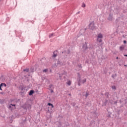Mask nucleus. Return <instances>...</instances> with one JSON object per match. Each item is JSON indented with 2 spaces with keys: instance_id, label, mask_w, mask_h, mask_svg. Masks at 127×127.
Returning <instances> with one entry per match:
<instances>
[{
  "instance_id": "nucleus-1",
  "label": "nucleus",
  "mask_w": 127,
  "mask_h": 127,
  "mask_svg": "<svg viewBox=\"0 0 127 127\" xmlns=\"http://www.w3.org/2000/svg\"><path fill=\"white\" fill-rule=\"evenodd\" d=\"M65 64L66 60L65 58L62 59V58H60L55 65L56 67H61V66L65 65Z\"/></svg>"
},
{
  "instance_id": "nucleus-2",
  "label": "nucleus",
  "mask_w": 127,
  "mask_h": 127,
  "mask_svg": "<svg viewBox=\"0 0 127 127\" xmlns=\"http://www.w3.org/2000/svg\"><path fill=\"white\" fill-rule=\"evenodd\" d=\"M77 85L78 86H81V84H85L86 82L87 81V79L86 78H84L83 80L81 79V75L78 73H77Z\"/></svg>"
},
{
  "instance_id": "nucleus-3",
  "label": "nucleus",
  "mask_w": 127,
  "mask_h": 127,
  "mask_svg": "<svg viewBox=\"0 0 127 127\" xmlns=\"http://www.w3.org/2000/svg\"><path fill=\"white\" fill-rule=\"evenodd\" d=\"M88 26L89 29H91V30H94V29L96 28V26H95V22L92 21L91 23H90Z\"/></svg>"
},
{
  "instance_id": "nucleus-4",
  "label": "nucleus",
  "mask_w": 127,
  "mask_h": 127,
  "mask_svg": "<svg viewBox=\"0 0 127 127\" xmlns=\"http://www.w3.org/2000/svg\"><path fill=\"white\" fill-rule=\"evenodd\" d=\"M20 89L21 90V94H24L25 92V87L23 86H20Z\"/></svg>"
},
{
  "instance_id": "nucleus-5",
  "label": "nucleus",
  "mask_w": 127,
  "mask_h": 127,
  "mask_svg": "<svg viewBox=\"0 0 127 127\" xmlns=\"http://www.w3.org/2000/svg\"><path fill=\"white\" fill-rule=\"evenodd\" d=\"M70 50H67V52L64 51L62 52V54H65V56H64L66 58L67 57V54H70Z\"/></svg>"
},
{
  "instance_id": "nucleus-6",
  "label": "nucleus",
  "mask_w": 127,
  "mask_h": 127,
  "mask_svg": "<svg viewBox=\"0 0 127 127\" xmlns=\"http://www.w3.org/2000/svg\"><path fill=\"white\" fill-rule=\"evenodd\" d=\"M21 125L22 126H25L27 124V122H26V118H25L24 120H22V122H21Z\"/></svg>"
},
{
  "instance_id": "nucleus-7",
  "label": "nucleus",
  "mask_w": 127,
  "mask_h": 127,
  "mask_svg": "<svg viewBox=\"0 0 127 127\" xmlns=\"http://www.w3.org/2000/svg\"><path fill=\"white\" fill-rule=\"evenodd\" d=\"M113 18H114V17H113V14H109L108 19L110 21H112L113 20Z\"/></svg>"
},
{
  "instance_id": "nucleus-8",
  "label": "nucleus",
  "mask_w": 127,
  "mask_h": 127,
  "mask_svg": "<svg viewBox=\"0 0 127 127\" xmlns=\"http://www.w3.org/2000/svg\"><path fill=\"white\" fill-rule=\"evenodd\" d=\"M83 50L85 51V50L88 49V45H87V43H85L82 47Z\"/></svg>"
},
{
  "instance_id": "nucleus-9",
  "label": "nucleus",
  "mask_w": 127,
  "mask_h": 127,
  "mask_svg": "<svg viewBox=\"0 0 127 127\" xmlns=\"http://www.w3.org/2000/svg\"><path fill=\"white\" fill-rule=\"evenodd\" d=\"M27 107H28V108H29V109H31V105H30V104H28L26 106H24V107H23V109H24V110H27Z\"/></svg>"
},
{
  "instance_id": "nucleus-10",
  "label": "nucleus",
  "mask_w": 127,
  "mask_h": 127,
  "mask_svg": "<svg viewBox=\"0 0 127 127\" xmlns=\"http://www.w3.org/2000/svg\"><path fill=\"white\" fill-rule=\"evenodd\" d=\"M35 91H34V90H31L29 91V96H32L33 94H34V93H35Z\"/></svg>"
},
{
  "instance_id": "nucleus-11",
  "label": "nucleus",
  "mask_w": 127,
  "mask_h": 127,
  "mask_svg": "<svg viewBox=\"0 0 127 127\" xmlns=\"http://www.w3.org/2000/svg\"><path fill=\"white\" fill-rule=\"evenodd\" d=\"M97 38L102 39L103 38V34H102L101 33L98 34L97 36Z\"/></svg>"
},
{
  "instance_id": "nucleus-12",
  "label": "nucleus",
  "mask_w": 127,
  "mask_h": 127,
  "mask_svg": "<svg viewBox=\"0 0 127 127\" xmlns=\"http://www.w3.org/2000/svg\"><path fill=\"white\" fill-rule=\"evenodd\" d=\"M102 41H103V40H102V39L101 38H97V42H99V43L101 44V45H102V44H103L102 43Z\"/></svg>"
},
{
  "instance_id": "nucleus-13",
  "label": "nucleus",
  "mask_w": 127,
  "mask_h": 127,
  "mask_svg": "<svg viewBox=\"0 0 127 127\" xmlns=\"http://www.w3.org/2000/svg\"><path fill=\"white\" fill-rule=\"evenodd\" d=\"M57 51H54V53H53V57H57Z\"/></svg>"
},
{
  "instance_id": "nucleus-14",
  "label": "nucleus",
  "mask_w": 127,
  "mask_h": 127,
  "mask_svg": "<svg viewBox=\"0 0 127 127\" xmlns=\"http://www.w3.org/2000/svg\"><path fill=\"white\" fill-rule=\"evenodd\" d=\"M8 109H9L10 110H11V111H12V110H13L14 108H13V107H12L11 105H10L8 106Z\"/></svg>"
},
{
  "instance_id": "nucleus-15",
  "label": "nucleus",
  "mask_w": 127,
  "mask_h": 127,
  "mask_svg": "<svg viewBox=\"0 0 127 127\" xmlns=\"http://www.w3.org/2000/svg\"><path fill=\"white\" fill-rule=\"evenodd\" d=\"M3 86H4V87H6V84H5V83H1L0 84V87H2Z\"/></svg>"
},
{
  "instance_id": "nucleus-16",
  "label": "nucleus",
  "mask_w": 127,
  "mask_h": 127,
  "mask_svg": "<svg viewBox=\"0 0 127 127\" xmlns=\"http://www.w3.org/2000/svg\"><path fill=\"white\" fill-rule=\"evenodd\" d=\"M124 49H125V47L124 46H121L120 47V50L121 51H123V50H124Z\"/></svg>"
},
{
  "instance_id": "nucleus-17",
  "label": "nucleus",
  "mask_w": 127,
  "mask_h": 127,
  "mask_svg": "<svg viewBox=\"0 0 127 127\" xmlns=\"http://www.w3.org/2000/svg\"><path fill=\"white\" fill-rule=\"evenodd\" d=\"M24 72H27V73H28L29 72V68H26L23 70Z\"/></svg>"
},
{
  "instance_id": "nucleus-18",
  "label": "nucleus",
  "mask_w": 127,
  "mask_h": 127,
  "mask_svg": "<svg viewBox=\"0 0 127 127\" xmlns=\"http://www.w3.org/2000/svg\"><path fill=\"white\" fill-rule=\"evenodd\" d=\"M43 73H46L47 72H48V69L46 68L45 69H43Z\"/></svg>"
},
{
  "instance_id": "nucleus-19",
  "label": "nucleus",
  "mask_w": 127,
  "mask_h": 127,
  "mask_svg": "<svg viewBox=\"0 0 127 127\" xmlns=\"http://www.w3.org/2000/svg\"><path fill=\"white\" fill-rule=\"evenodd\" d=\"M48 106H51L52 107V108H54V106L53 105V104L50 103H49L48 104Z\"/></svg>"
},
{
  "instance_id": "nucleus-20",
  "label": "nucleus",
  "mask_w": 127,
  "mask_h": 127,
  "mask_svg": "<svg viewBox=\"0 0 127 127\" xmlns=\"http://www.w3.org/2000/svg\"><path fill=\"white\" fill-rule=\"evenodd\" d=\"M112 78H113V79H115V78H116V77H117V74H112Z\"/></svg>"
},
{
  "instance_id": "nucleus-21",
  "label": "nucleus",
  "mask_w": 127,
  "mask_h": 127,
  "mask_svg": "<svg viewBox=\"0 0 127 127\" xmlns=\"http://www.w3.org/2000/svg\"><path fill=\"white\" fill-rule=\"evenodd\" d=\"M112 89H113V90H117V87H116V86H112Z\"/></svg>"
},
{
  "instance_id": "nucleus-22",
  "label": "nucleus",
  "mask_w": 127,
  "mask_h": 127,
  "mask_svg": "<svg viewBox=\"0 0 127 127\" xmlns=\"http://www.w3.org/2000/svg\"><path fill=\"white\" fill-rule=\"evenodd\" d=\"M81 6L82 7H86V4H85V3H84V2H83Z\"/></svg>"
},
{
  "instance_id": "nucleus-23",
  "label": "nucleus",
  "mask_w": 127,
  "mask_h": 127,
  "mask_svg": "<svg viewBox=\"0 0 127 127\" xmlns=\"http://www.w3.org/2000/svg\"><path fill=\"white\" fill-rule=\"evenodd\" d=\"M107 104H108V100H105V102L104 103V106H106V105H107Z\"/></svg>"
},
{
  "instance_id": "nucleus-24",
  "label": "nucleus",
  "mask_w": 127,
  "mask_h": 127,
  "mask_svg": "<svg viewBox=\"0 0 127 127\" xmlns=\"http://www.w3.org/2000/svg\"><path fill=\"white\" fill-rule=\"evenodd\" d=\"M67 84L68 85V86H70L71 85V81H67Z\"/></svg>"
},
{
  "instance_id": "nucleus-25",
  "label": "nucleus",
  "mask_w": 127,
  "mask_h": 127,
  "mask_svg": "<svg viewBox=\"0 0 127 127\" xmlns=\"http://www.w3.org/2000/svg\"><path fill=\"white\" fill-rule=\"evenodd\" d=\"M54 35V33H52L51 35H49V38H51V37Z\"/></svg>"
},
{
  "instance_id": "nucleus-26",
  "label": "nucleus",
  "mask_w": 127,
  "mask_h": 127,
  "mask_svg": "<svg viewBox=\"0 0 127 127\" xmlns=\"http://www.w3.org/2000/svg\"><path fill=\"white\" fill-rule=\"evenodd\" d=\"M84 96L86 98H87L88 96H89V93H88V92H86V94Z\"/></svg>"
},
{
  "instance_id": "nucleus-27",
  "label": "nucleus",
  "mask_w": 127,
  "mask_h": 127,
  "mask_svg": "<svg viewBox=\"0 0 127 127\" xmlns=\"http://www.w3.org/2000/svg\"><path fill=\"white\" fill-rule=\"evenodd\" d=\"M72 106L74 107V106H76V103H72Z\"/></svg>"
},
{
  "instance_id": "nucleus-28",
  "label": "nucleus",
  "mask_w": 127,
  "mask_h": 127,
  "mask_svg": "<svg viewBox=\"0 0 127 127\" xmlns=\"http://www.w3.org/2000/svg\"><path fill=\"white\" fill-rule=\"evenodd\" d=\"M59 76L60 79H61V77H62V74H59Z\"/></svg>"
},
{
  "instance_id": "nucleus-29",
  "label": "nucleus",
  "mask_w": 127,
  "mask_h": 127,
  "mask_svg": "<svg viewBox=\"0 0 127 127\" xmlns=\"http://www.w3.org/2000/svg\"><path fill=\"white\" fill-rule=\"evenodd\" d=\"M52 86H53V85H52V84H50V85H49V88H50V89H51V87H52Z\"/></svg>"
},
{
  "instance_id": "nucleus-30",
  "label": "nucleus",
  "mask_w": 127,
  "mask_h": 127,
  "mask_svg": "<svg viewBox=\"0 0 127 127\" xmlns=\"http://www.w3.org/2000/svg\"><path fill=\"white\" fill-rule=\"evenodd\" d=\"M78 66L79 68H82V65L81 64H78Z\"/></svg>"
},
{
  "instance_id": "nucleus-31",
  "label": "nucleus",
  "mask_w": 127,
  "mask_h": 127,
  "mask_svg": "<svg viewBox=\"0 0 127 127\" xmlns=\"http://www.w3.org/2000/svg\"><path fill=\"white\" fill-rule=\"evenodd\" d=\"M10 105H11V106L12 107H15V104H10Z\"/></svg>"
},
{
  "instance_id": "nucleus-32",
  "label": "nucleus",
  "mask_w": 127,
  "mask_h": 127,
  "mask_svg": "<svg viewBox=\"0 0 127 127\" xmlns=\"http://www.w3.org/2000/svg\"><path fill=\"white\" fill-rule=\"evenodd\" d=\"M124 44H126L127 43V41L125 40L124 41Z\"/></svg>"
},
{
  "instance_id": "nucleus-33",
  "label": "nucleus",
  "mask_w": 127,
  "mask_h": 127,
  "mask_svg": "<svg viewBox=\"0 0 127 127\" xmlns=\"http://www.w3.org/2000/svg\"><path fill=\"white\" fill-rule=\"evenodd\" d=\"M1 87H2V86H0V91H2V89H1Z\"/></svg>"
},
{
  "instance_id": "nucleus-34",
  "label": "nucleus",
  "mask_w": 127,
  "mask_h": 127,
  "mask_svg": "<svg viewBox=\"0 0 127 127\" xmlns=\"http://www.w3.org/2000/svg\"><path fill=\"white\" fill-rule=\"evenodd\" d=\"M108 118H111V114H108Z\"/></svg>"
},
{
  "instance_id": "nucleus-35",
  "label": "nucleus",
  "mask_w": 127,
  "mask_h": 127,
  "mask_svg": "<svg viewBox=\"0 0 127 127\" xmlns=\"http://www.w3.org/2000/svg\"><path fill=\"white\" fill-rule=\"evenodd\" d=\"M87 105L88 106H90L91 105V104H90V103H88L87 104Z\"/></svg>"
},
{
  "instance_id": "nucleus-36",
  "label": "nucleus",
  "mask_w": 127,
  "mask_h": 127,
  "mask_svg": "<svg viewBox=\"0 0 127 127\" xmlns=\"http://www.w3.org/2000/svg\"><path fill=\"white\" fill-rule=\"evenodd\" d=\"M54 91H53V90H51V93H53Z\"/></svg>"
},
{
  "instance_id": "nucleus-37",
  "label": "nucleus",
  "mask_w": 127,
  "mask_h": 127,
  "mask_svg": "<svg viewBox=\"0 0 127 127\" xmlns=\"http://www.w3.org/2000/svg\"><path fill=\"white\" fill-rule=\"evenodd\" d=\"M78 13H80V11H78V12L76 13V14H78Z\"/></svg>"
},
{
  "instance_id": "nucleus-38",
  "label": "nucleus",
  "mask_w": 127,
  "mask_h": 127,
  "mask_svg": "<svg viewBox=\"0 0 127 127\" xmlns=\"http://www.w3.org/2000/svg\"><path fill=\"white\" fill-rule=\"evenodd\" d=\"M124 56H125V57H127V55H124Z\"/></svg>"
},
{
  "instance_id": "nucleus-39",
  "label": "nucleus",
  "mask_w": 127,
  "mask_h": 127,
  "mask_svg": "<svg viewBox=\"0 0 127 127\" xmlns=\"http://www.w3.org/2000/svg\"><path fill=\"white\" fill-rule=\"evenodd\" d=\"M118 102L117 101H116L114 104H117Z\"/></svg>"
},
{
  "instance_id": "nucleus-40",
  "label": "nucleus",
  "mask_w": 127,
  "mask_h": 127,
  "mask_svg": "<svg viewBox=\"0 0 127 127\" xmlns=\"http://www.w3.org/2000/svg\"><path fill=\"white\" fill-rule=\"evenodd\" d=\"M116 59H119V58H118V57H117V58H116Z\"/></svg>"
},
{
  "instance_id": "nucleus-41",
  "label": "nucleus",
  "mask_w": 127,
  "mask_h": 127,
  "mask_svg": "<svg viewBox=\"0 0 127 127\" xmlns=\"http://www.w3.org/2000/svg\"><path fill=\"white\" fill-rule=\"evenodd\" d=\"M120 0V1H122V0Z\"/></svg>"
}]
</instances>
